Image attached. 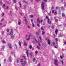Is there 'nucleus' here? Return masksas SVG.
<instances>
[{
    "label": "nucleus",
    "mask_w": 66,
    "mask_h": 66,
    "mask_svg": "<svg viewBox=\"0 0 66 66\" xmlns=\"http://www.w3.org/2000/svg\"><path fill=\"white\" fill-rule=\"evenodd\" d=\"M32 27H34L35 26H34V24L33 23H32Z\"/></svg>",
    "instance_id": "nucleus-38"
},
{
    "label": "nucleus",
    "mask_w": 66,
    "mask_h": 66,
    "mask_svg": "<svg viewBox=\"0 0 66 66\" xmlns=\"http://www.w3.org/2000/svg\"><path fill=\"white\" fill-rule=\"evenodd\" d=\"M10 35H12L13 34V30L11 29V31L10 32Z\"/></svg>",
    "instance_id": "nucleus-7"
},
{
    "label": "nucleus",
    "mask_w": 66,
    "mask_h": 66,
    "mask_svg": "<svg viewBox=\"0 0 66 66\" xmlns=\"http://www.w3.org/2000/svg\"><path fill=\"white\" fill-rule=\"evenodd\" d=\"M7 4H10V3L9 2H7Z\"/></svg>",
    "instance_id": "nucleus-59"
},
{
    "label": "nucleus",
    "mask_w": 66,
    "mask_h": 66,
    "mask_svg": "<svg viewBox=\"0 0 66 66\" xmlns=\"http://www.w3.org/2000/svg\"><path fill=\"white\" fill-rule=\"evenodd\" d=\"M18 44H19V45L20 46H21V42H19Z\"/></svg>",
    "instance_id": "nucleus-25"
},
{
    "label": "nucleus",
    "mask_w": 66,
    "mask_h": 66,
    "mask_svg": "<svg viewBox=\"0 0 66 66\" xmlns=\"http://www.w3.org/2000/svg\"><path fill=\"white\" fill-rule=\"evenodd\" d=\"M39 38L40 39V40H42V39H42V38H41V37L40 36H39Z\"/></svg>",
    "instance_id": "nucleus-44"
},
{
    "label": "nucleus",
    "mask_w": 66,
    "mask_h": 66,
    "mask_svg": "<svg viewBox=\"0 0 66 66\" xmlns=\"http://www.w3.org/2000/svg\"><path fill=\"white\" fill-rule=\"evenodd\" d=\"M9 60L10 61V62H12V60H11V56H10L9 58Z\"/></svg>",
    "instance_id": "nucleus-17"
},
{
    "label": "nucleus",
    "mask_w": 66,
    "mask_h": 66,
    "mask_svg": "<svg viewBox=\"0 0 66 66\" xmlns=\"http://www.w3.org/2000/svg\"><path fill=\"white\" fill-rule=\"evenodd\" d=\"M58 32V30L57 29H56L55 30V33L56 35H57V32Z\"/></svg>",
    "instance_id": "nucleus-10"
},
{
    "label": "nucleus",
    "mask_w": 66,
    "mask_h": 66,
    "mask_svg": "<svg viewBox=\"0 0 66 66\" xmlns=\"http://www.w3.org/2000/svg\"><path fill=\"white\" fill-rule=\"evenodd\" d=\"M18 24L19 25H20V24H21V22H18Z\"/></svg>",
    "instance_id": "nucleus-22"
},
{
    "label": "nucleus",
    "mask_w": 66,
    "mask_h": 66,
    "mask_svg": "<svg viewBox=\"0 0 66 66\" xmlns=\"http://www.w3.org/2000/svg\"><path fill=\"white\" fill-rule=\"evenodd\" d=\"M2 42L4 44H5L6 43V42L4 40L2 41Z\"/></svg>",
    "instance_id": "nucleus-26"
},
{
    "label": "nucleus",
    "mask_w": 66,
    "mask_h": 66,
    "mask_svg": "<svg viewBox=\"0 0 66 66\" xmlns=\"http://www.w3.org/2000/svg\"><path fill=\"white\" fill-rule=\"evenodd\" d=\"M52 45L54 46L55 45V43L54 42H53L52 43Z\"/></svg>",
    "instance_id": "nucleus-43"
},
{
    "label": "nucleus",
    "mask_w": 66,
    "mask_h": 66,
    "mask_svg": "<svg viewBox=\"0 0 66 66\" xmlns=\"http://www.w3.org/2000/svg\"><path fill=\"white\" fill-rule=\"evenodd\" d=\"M64 7H63V6H62V10H63V9H64Z\"/></svg>",
    "instance_id": "nucleus-62"
},
{
    "label": "nucleus",
    "mask_w": 66,
    "mask_h": 66,
    "mask_svg": "<svg viewBox=\"0 0 66 66\" xmlns=\"http://www.w3.org/2000/svg\"><path fill=\"white\" fill-rule=\"evenodd\" d=\"M9 6H7V7H6V9H7V10L8 9H9Z\"/></svg>",
    "instance_id": "nucleus-46"
},
{
    "label": "nucleus",
    "mask_w": 66,
    "mask_h": 66,
    "mask_svg": "<svg viewBox=\"0 0 66 66\" xmlns=\"http://www.w3.org/2000/svg\"><path fill=\"white\" fill-rule=\"evenodd\" d=\"M2 16H4V13H3L2 14Z\"/></svg>",
    "instance_id": "nucleus-48"
},
{
    "label": "nucleus",
    "mask_w": 66,
    "mask_h": 66,
    "mask_svg": "<svg viewBox=\"0 0 66 66\" xmlns=\"http://www.w3.org/2000/svg\"><path fill=\"white\" fill-rule=\"evenodd\" d=\"M45 3L43 2H42V4L41 5L42 7V9L43 10V11H44V10H45V7H44V6H45Z\"/></svg>",
    "instance_id": "nucleus-1"
},
{
    "label": "nucleus",
    "mask_w": 66,
    "mask_h": 66,
    "mask_svg": "<svg viewBox=\"0 0 66 66\" xmlns=\"http://www.w3.org/2000/svg\"><path fill=\"white\" fill-rule=\"evenodd\" d=\"M61 62L62 63V64H63V60H62L61 61Z\"/></svg>",
    "instance_id": "nucleus-37"
},
{
    "label": "nucleus",
    "mask_w": 66,
    "mask_h": 66,
    "mask_svg": "<svg viewBox=\"0 0 66 66\" xmlns=\"http://www.w3.org/2000/svg\"><path fill=\"white\" fill-rule=\"evenodd\" d=\"M42 34L43 35H44L45 34V32L43 31L42 32Z\"/></svg>",
    "instance_id": "nucleus-35"
},
{
    "label": "nucleus",
    "mask_w": 66,
    "mask_h": 66,
    "mask_svg": "<svg viewBox=\"0 0 66 66\" xmlns=\"http://www.w3.org/2000/svg\"><path fill=\"white\" fill-rule=\"evenodd\" d=\"M14 35H12L11 36V38H14Z\"/></svg>",
    "instance_id": "nucleus-19"
},
{
    "label": "nucleus",
    "mask_w": 66,
    "mask_h": 66,
    "mask_svg": "<svg viewBox=\"0 0 66 66\" xmlns=\"http://www.w3.org/2000/svg\"><path fill=\"white\" fill-rule=\"evenodd\" d=\"M32 45H30V46H29V48L30 49H32Z\"/></svg>",
    "instance_id": "nucleus-21"
},
{
    "label": "nucleus",
    "mask_w": 66,
    "mask_h": 66,
    "mask_svg": "<svg viewBox=\"0 0 66 66\" xmlns=\"http://www.w3.org/2000/svg\"><path fill=\"white\" fill-rule=\"evenodd\" d=\"M37 26L38 27H39V26H40L39 24L38 23H37Z\"/></svg>",
    "instance_id": "nucleus-53"
},
{
    "label": "nucleus",
    "mask_w": 66,
    "mask_h": 66,
    "mask_svg": "<svg viewBox=\"0 0 66 66\" xmlns=\"http://www.w3.org/2000/svg\"><path fill=\"white\" fill-rule=\"evenodd\" d=\"M38 43H39V44H38V45H39V46H40V43H39V41H38Z\"/></svg>",
    "instance_id": "nucleus-42"
},
{
    "label": "nucleus",
    "mask_w": 66,
    "mask_h": 66,
    "mask_svg": "<svg viewBox=\"0 0 66 66\" xmlns=\"http://www.w3.org/2000/svg\"><path fill=\"white\" fill-rule=\"evenodd\" d=\"M22 57H23V58H24V59L25 60H27V58H26V56H23Z\"/></svg>",
    "instance_id": "nucleus-15"
},
{
    "label": "nucleus",
    "mask_w": 66,
    "mask_h": 66,
    "mask_svg": "<svg viewBox=\"0 0 66 66\" xmlns=\"http://www.w3.org/2000/svg\"><path fill=\"white\" fill-rule=\"evenodd\" d=\"M31 22H33V19H31Z\"/></svg>",
    "instance_id": "nucleus-58"
},
{
    "label": "nucleus",
    "mask_w": 66,
    "mask_h": 66,
    "mask_svg": "<svg viewBox=\"0 0 66 66\" xmlns=\"http://www.w3.org/2000/svg\"><path fill=\"white\" fill-rule=\"evenodd\" d=\"M34 39L35 40L36 43H38V41L36 40V39L35 38H34Z\"/></svg>",
    "instance_id": "nucleus-24"
},
{
    "label": "nucleus",
    "mask_w": 66,
    "mask_h": 66,
    "mask_svg": "<svg viewBox=\"0 0 66 66\" xmlns=\"http://www.w3.org/2000/svg\"><path fill=\"white\" fill-rule=\"evenodd\" d=\"M47 42L48 45H50V40L49 39H48L47 40Z\"/></svg>",
    "instance_id": "nucleus-8"
},
{
    "label": "nucleus",
    "mask_w": 66,
    "mask_h": 66,
    "mask_svg": "<svg viewBox=\"0 0 66 66\" xmlns=\"http://www.w3.org/2000/svg\"><path fill=\"white\" fill-rule=\"evenodd\" d=\"M44 2H47V0H44Z\"/></svg>",
    "instance_id": "nucleus-60"
},
{
    "label": "nucleus",
    "mask_w": 66,
    "mask_h": 66,
    "mask_svg": "<svg viewBox=\"0 0 66 66\" xmlns=\"http://www.w3.org/2000/svg\"><path fill=\"white\" fill-rule=\"evenodd\" d=\"M15 9L16 10H18V8H17V7H15Z\"/></svg>",
    "instance_id": "nucleus-54"
},
{
    "label": "nucleus",
    "mask_w": 66,
    "mask_h": 66,
    "mask_svg": "<svg viewBox=\"0 0 66 66\" xmlns=\"http://www.w3.org/2000/svg\"><path fill=\"white\" fill-rule=\"evenodd\" d=\"M15 47H16V48H17V45H16V44H15Z\"/></svg>",
    "instance_id": "nucleus-55"
},
{
    "label": "nucleus",
    "mask_w": 66,
    "mask_h": 66,
    "mask_svg": "<svg viewBox=\"0 0 66 66\" xmlns=\"http://www.w3.org/2000/svg\"><path fill=\"white\" fill-rule=\"evenodd\" d=\"M62 56H60V58L61 59H63V57H64V54H62Z\"/></svg>",
    "instance_id": "nucleus-9"
},
{
    "label": "nucleus",
    "mask_w": 66,
    "mask_h": 66,
    "mask_svg": "<svg viewBox=\"0 0 66 66\" xmlns=\"http://www.w3.org/2000/svg\"><path fill=\"white\" fill-rule=\"evenodd\" d=\"M5 62H6V60H5V59L4 60V63H5Z\"/></svg>",
    "instance_id": "nucleus-56"
},
{
    "label": "nucleus",
    "mask_w": 66,
    "mask_h": 66,
    "mask_svg": "<svg viewBox=\"0 0 66 66\" xmlns=\"http://www.w3.org/2000/svg\"><path fill=\"white\" fill-rule=\"evenodd\" d=\"M5 46L4 45H3V47L2 48V50H3L4 49Z\"/></svg>",
    "instance_id": "nucleus-16"
},
{
    "label": "nucleus",
    "mask_w": 66,
    "mask_h": 66,
    "mask_svg": "<svg viewBox=\"0 0 66 66\" xmlns=\"http://www.w3.org/2000/svg\"><path fill=\"white\" fill-rule=\"evenodd\" d=\"M24 21L25 22L26 25H27L28 24V21H27V19H26L24 20Z\"/></svg>",
    "instance_id": "nucleus-4"
},
{
    "label": "nucleus",
    "mask_w": 66,
    "mask_h": 66,
    "mask_svg": "<svg viewBox=\"0 0 66 66\" xmlns=\"http://www.w3.org/2000/svg\"><path fill=\"white\" fill-rule=\"evenodd\" d=\"M62 16H63V17H65V14H64V13H63Z\"/></svg>",
    "instance_id": "nucleus-31"
},
{
    "label": "nucleus",
    "mask_w": 66,
    "mask_h": 66,
    "mask_svg": "<svg viewBox=\"0 0 66 66\" xmlns=\"http://www.w3.org/2000/svg\"><path fill=\"white\" fill-rule=\"evenodd\" d=\"M11 46H12V44L10 43L9 44L8 46L10 48H13V47Z\"/></svg>",
    "instance_id": "nucleus-6"
},
{
    "label": "nucleus",
    "mask_w": 66,
    "mask_h": 66,
    "mask_svg": "<svg viewBox=\"0 0 66 66\" xmlns=\"http://www.w3.org/2000/svg\"><path fill=\"white\" fill-rule=\"evenodd\" d=\"M36 60V59L35 58H34L33 59V62H35V61Z\"/></svg>",
    "instance_id": "nucleus-30"
},
{
    "label": "nucleus",
    "mask_w": 66,
    "mask_h": 66,
    "mask_svg": "<svg viewBox=\"0 0 66 66\" xmlns=\"http://www.w3.org/2000/svg\"><path fill=\"white\" fill-rule=\"evenodd\" d=\"M4 31H2V34H4Z\"/></svg>",
    "instance_id": "nucleus-45"
},
{
    "label": "nucleus",
    "mask_w": 66,
    "mask_h": 66,
    "mask_svg": "<svg viewBox=\"0 0 66 66\" xmlns=\"http://www.w3.org/2000/svg\"><path fill=\"white\" fill-rule=\"evenodd\" d=\"M9 14H10V15H12V13L11 12V11H10V12L9 13Z\"/></svg>",
    "instance_id": "nucleus-41"
},
{
    "label": "nucleus",
    "mask_w": 66,
    "mask_h": 66,
    "mask_svg": "<svg viewBox=\"0 0 66 66\" xmlns=\"http://www.w3.org/2000/svg\"><path fill=\"white\" fill-rule=\"evenodd\" d=\"M46 19H48V16H46Z\"/></svg>",
    "instance_id": "nucleus-51"
},
{
    "label": "nucleus",
    "mask_w": 66,
    "mask_h": 66,
    "mask_svg": "<svg viewBox=\"0 0 66 66\" xmlns=\"http://www.w3.org/2000/svg\"><path fill=\"white\" fill-rule=\"evenodd\" d=\"M7 34L8 36H9V35H10V33H7Z\"/></svg>",
    "instance_id": "nucleus-33"
},
{
    "label": "nucleus",
    "mask_w": 66,
    "mask_h": 66,
    "mask_svg": "<svg viewBox=\"0 0 66 66\" xmlns=\"http://www.w3.org/2000/svg\"><path fill=\"white\" fill-rule=\"evenodd\" d=\"M64 36L63 35L60 34V37H62V36Z\"/></svg>",
    "instance_id": "nucleus-23"
},
{
    "label": "nucleus",
    "mask_w": 66,
    "mask_h": 66,
    "mask_svg": "<svg viewBox=\"0 0 66 66\" xmlns=\"http://www.w3.org/2000/svg\"><path fill=\"white\" fill-rule=\"evenodd\" d=\"M42 46H45V44H43Z\"/></svg>",
    "instance_id": "nucleus-61"
},
{
    "label": "nucleus",
    "mask_w": 66,
    "mask_h": 66,
    "mask_svg": "<svg viewBox=\"0 0 66 66\" xmlns=\"http://www.w3.org/2000/svg\"><path fill=\"white\" fill-rule=\"evenodd\" d=\"M48 22L49 23V24H50L51 23V21L49 20V19H48Z\"/></svg>",
    "instance_id": "nucleus-12"
},
{
    "label": "nucleus",
    "mask_w": 66,
    "mask_h": 66,
    "mask_svg": "<svg viewBox=\"0 0 66 66\" xmlns=\"http://www.w3.org/2000/svg\"><path fill=\"white\" fill-rule=\"evenodd\" d=\"M55 21H56V22H58V20H57V19H56L55 20Z\"/></svg>",
    "instance_id": "nucleus-40"
},
{
    "label": "nucleus",
    "mask_w": 66,
    "mask_h": 66,
    "mask_svg": "<svg viewBox=\"0 0 66 66\" xmlns=\"http://www.w3.org/2000/svg\"><path fill=\"white\" fill-rule=\"evenodd\" d=\"M54 64L56 65H57L58 64V60L57 59H54Z\"/></svg>",
    "instance_id": "nucleus-3"
},
{
    "label": "nucleus",
    "mask_w": 66,
    "mask_h": 66,
    "mask_svg": "<svg viewBox=\"0 0 66 66\" xmlns=\"http://www.w3.org/2000/svg\"><path fill=\"white\" fill-rule=\"evenodd\" d=\"M26 54H27V55L28 57V51H26Z\"/></svg>",
    "instance_id": "nucleus-20"
},
{
    "label": "nucleus",
    "mask_w": 66,
    "mask_h": 66,
    "mask_svg": "<svg viewBox=\"0 0 66 66\" xmlns=\"http://www.w3.org/2000/svg\"><path fill=\"white\" fill-rule=\"evenodd\" d=\"M43 20H41L40 21V22H43Z\"/></svg>",
    "instance_id": "nucleus-64"
},
{
    "label": "nucleus",
    "mask_w": 66,
    "mask_h": 66,
    "mask_svg": "<svg viewBox=\"0 0 66 66\" xmlns=\"http://www.w3.org/2000/svg\"><path fill=\"white\" fill-rule=\"evenodd\" d=\"M13 1L14 3H16V2H17L16 0H13Z\"/></svg>",
    "instance_id": "nucleus-27"
},
{
    "label": "nucleus",
    "mask_w": 66,
    "mask_h": 66,
    "mask_svg": "<svg viewBox=\"0 0 66 66\" xmlns=\"http://www.w3.org/2000/svg\"><path fill=\"white\" fill-rule=\"evenodd\" d=\"M19 5H20V7H21V3H20V2H19Z\"/></svg>",
    "instance_id": "nucleus-32"
},
{
    "label": "nucleus",
    "mask_w": 66,
    "mask_h": 66,
    "mask_svg": "<svg viewBox=\"0 0 66 66\" xmlns=\"http://www.w3.org/2000/svg\"><path fill=\"white\" fill-rule=\"evenodd\" d=\"M33 15H30V18H33Z\"/></svg>",
    "instance_id": "nucleus-29"
},
{
    "label": "nucleus",
    "mask_w": 66,
    "mask_h": 66,
    "mask_svg": "<svg viewBox=\"0 0 66 66\" xmlns=\"http://www.w3.org/2000/svg\"><path fill=\"white\" fill-rule=\"evenodd\" d=\"M56 42H57V40H58V39H57V38H56Z\"/></svg>",
    "instance_id": "nucleus-50"
},
{
    "label": "nucleus",
    "mask_w": 66,
    "mask_h": 66,
    "mask_svg": "<svg viewBox=\"0 0 66 66\" xmlns=\"http://www.w3.org/2000/svg\"><path fill=\"white\" fill-rule=\"evenodd\" d=\"M36 34L37 36H39V34H38V32H36Z\"/></svg>",
    "instance_id": "nucleus-18"
},
{
    "label": "nucleus",
    "mask_w": 66,
    "mask_h": 66,
    "mask_svg": "<svg viewBox=\"0 0 66 66\" xmlns=\"http://www.w3.org/2000/svg\"><path fill=\"white\" fill-rule=\"evenodd\" d=\"M28 37V38L26 39V40H29L30 39V36H29Z\"/></svg>",
    "instance_id": "nucleus-11"
},
{
    "label": "nucleus",
    "mask_w": 66,
    "mask_h": 66,
    "mask_svg": "<svg viewBox=\"0 0 66 66\" xmlns=\"http://www.w3.org/2000/svg\"><path fill=\"white\" fill-rule=\"evenodd\" d=\"M4 20V18H3V19H2L1 20V21H2H2H3Z\"/></svg>",
    "instance_id": "nucleus-47"
},
{
    "label": "nucleus",
    "mask_w": 66,
    "mask_h": 66,
    "mask_svg": "<svg viewBox=\"0 0 66 66\" xmlns=\"http://www.w3.org/2000/svg\"><path fill=\"white\" fill-rule=\"evenodd\" d=\"M35 53L36 54H37L38 53V52L37 51H35Z\"/></svg>",
    "instance_id": "nucleus-39"
},
{
    "label": "nucleus",
    "mask_w": 66,
    "mask_h": 66,
    "mask_svg": "<svg viewBox=\"0 0 66 66\" xmlns=\"http://www.w3.org/2000/svg\"><path fill=\"white\" fill-rule=\"evenodd\" d=\"M6 31L7 32H9L10 31V30H9V29H6Z\"/></svg>",
    "instance_id": "nucleus-34"
},
{
    "label": "nucleus",
    "mask_w": 66,
    "mask_h": 66,
    "mask_svg": "<svg viewBox=\"0 0 66 66\" xmlns=\"http://www.w3.org/2000/svg\"><path fill=\"white\" fill-rule=\"evenodd\" d=\"M37 22L38 23H40V21H39V18L37 19Z\"/></svg>",
    "instance_id": "nucleus-14"
},
{
    "label": "nucleus",
    "mask_w": 66,
    "mask_h": 66,
    "mask_svg": "<svg viewBox=\"0 0 66 66\" xmlns=\"http://www.w3.org/2000/svg\"><path fill=\"white\" fill-rule=\"evenodd\" d=\"M55 11V10H52V12L53 13H54V15H56V14H57L56 12L55 11Z\"/></svg>",
    "instance_id": "nucleus-5"
},
{
    "label": "nucleus",
    "mask_w": 66,
    "mask_h": 66,
    "mask_svg": "<svg viewBox=\"0 0 66 66\" xmlns=\"http://www.w3.org/2000/svg\"><path fill=\"white\" fill-rule=\"evenodd\" d=\"M20 62L21 63H22V66H25V65H26L25 64L26 61H20Z\"/></svg>",
    "instance_id": "nucleus-2"
},
{
    "label": "nucleus",
    "mask_w": 66,
    "mask_h": 66,
    "mask_svg": "<svg viewBox=\"0 0 66 66\" xmlns=\"http://www.w3.org/2000/svg\"><path fill=\"white\" fill-rule=\"evenodd\" d=\"M37 48L38 49H40V47H39L38 46H37Z\"/></svg>",
    "instance_id": "nucleus-36"
},
{
    "label": "nucleus",
    "mask_w": 66,
    "mask_h": 66,
    "mask_svg": "<svg viewBox=\"0 0 66 66\" xmlns=\"http://www.w3.org/2000/svg\"><path fill=\"white\" fill-rule=\"evenodd\" d=\"M24 42L25 46H27V43H26V42L25 41H24Z\"/></svg>",
    "instance_id": "nucleus-13"
},
{
    "label": "nucleus",
    "mask_w": 66,
    "mask_h": 66,
    "mask_svg": "<svg viewBox=\"0 0 66 66\" xmlns=\"http://www.w3.org/2000/svg\"><path fill=\"white\" fill-rule=\"evenodd\" d=\"M54 48H56V49H57V47L56 46H54Z\"/></svg>",
    "instance_id": "nucleus-49"
},
{
    "label": "nucleus",
    "mask_w": 66,
    "mask_h": 66,
    "mask_svg": "<svg viewBox=\"0 0 66 66\" xmlns=\"http://www.w3.org/2000/svg\"><path fill=\"white\" fill-rule=\"evenodd\" d=\"M3 7L4 9L5 7V4H4L3 5Z\"/></svg>",
    "instance_id": "nucleus-28"
},
{
    "label": "nucleus",
    "mask_w": 66,
    "mask_h": 66,
    "mask_svg": "<svg viewBox=\"0 0 66 66\" xmlns=\"http://www.w3.org/2000/svg\"><path fill=\"white\" fill-rule=\"evenodd\" d=\"M52 29H54V26L52 27Z\"/></svg>",
    "instance_id": "nucleus-57"
},
{
    "label": "nucleus",
    "mask_w": 66,
    "mask_h": 66,
    "mask_svg": "<svg viewBox=\"0 0 66 66\" xmlns=\"http://www.w3.org/2000/svg\"><path fill=\"white\" fill-rule=\"evenodd\" d=\"M30 55H31V56H32V54L30 53Z\"/></svg>",
    "instance_id": "nucleus-63"
},
{
    "label": "nucleus",
    "mask_w": 66,
    "mask_h": 66,
    "mask_svg": "<svg viewBox=\"0 0 66 66\" xmlns=\"http://www.w3.org/2000/svg\"><path fill=\"white\" fill-rule=\"evenodd\" d=\"M41 29L42 30H44V28H43V27H41Z\"/></svg>",
    "instance_id": "nucleus-52"
}]
</instances>
